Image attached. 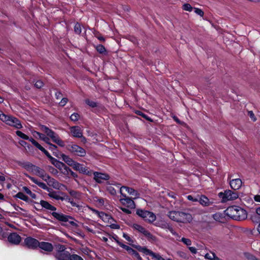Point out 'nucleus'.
I'll use <instances>...</instances> for the list:
<instances>
[{
	"label": "nucleus",
	"mask_w": 260,
	"mask_h": 260,
	"mask_svg": "<svg viewBox=\"0 0 260 260\" xmlns=\"http://www.w3.org/2000/svg\"><path fill=\"white\" fill-rule=\"evenodd\" d=\"M194 12L200 16H203L204 13V12L199 8H194Z\"/></svg>",
	"instance_id": "4d7b16f0"
},
{
	"label": "nucleus",
	"mask_w": 260,
	"mask_h": 260,
	"mask_svg": "<svg viewBox=\"0 0 260 260\" xmlns=\"http://www.w3.org/2000/svg\"><path fill=\"white\" fill-rule=\"evenodd\" d=\"M41 129L52 139L53 142L56 143V142L60 139V138L57 134L46 126L41 125Z\"/></svg>",
	"instance_id": "9d476101"
},
{
	"label": "nucleus",
	"mask_w": 260,
	"mask_h": 260,
	"mask_svg": "<svg viewBox=\"0 0 260 260\" xmlns=\"http://www.w3.org/2000/svg\"><path fill=\"white\" fill-rule=\"evenodd\" d=\"M242 182L239 178L233 179L230 181V184L231 187L234 190H238L242 186Z\"/></svg>",
	"instance_id": "412c9836"
},
{
	"label": "nucleus",
	"mask_w": 260,
	"mask_h": 260,
	"mask_svg": "<svg viewBox=\"0 0 260 260\" xmlns=\"http://www.w3.org/2000/svg\"><path fill=\"white\" fill-rule=\"evenodd\" d=\"M133 228L134 229L139 231V232L141 233L142 234H143L146 230L142 226H141L138 224H134Z\"/></svg>",
	"instance_id": "58836bf2"
},
{
	"label": "nucleus",
	"mask_w": 260,
	"mask_h": 260,
	"mask_svg": "<svg viewBox=\"0 0 260 260\" xmlns=\"http://www.w3.org/2000/svg\"><path fill=\"white\" fill-rule=\"evenodd\" d=\"M219 196L222 198V201L224 202L228 201L234 200L239 197L237 192L231 190H226L223 193L220 192Z\"/></svg>",
	"instance_id": "1a4fd4ad"
},
{
	"label": "nucleus",
	"mask_w": 260,
	"mask_h": 260,
	"mask_svg": "<svg viewBox=\"0 0 260 260\" xmlns=\"http://www.w3.org/2000/svg\"><path fill=\"white\" fill-rule=\"evenodd\" d=\"M123 198L120 199V202L124 206L130 209L135 208V204L134 201L130 198L127 197L126 194L122 193Z\"/></svg>",
	"instance_id": "4468645a"
},
{
	"label": "nucleus",
	"mask_w": 260,
	"mask_h": 260,
	"mask_svg": "<svg viewBox=\"0 0 260 260\" xmlns=\"http://www.w3.org/2000/svg\"><path fill=\"white\" fill-rule=\"evenodd\" d=\"M64 169L67 171V173L73 177L75 178L78 177V175L76 173L72 171L70 168L64 166Z\"/></svg>",
	"instance_id": "a19ab883"
},
{
	"label": "nucleus",
	"mask_w": 260,
	"mask_h": 260,
	"mask_svg": "<svg viewBox=\"0 0 260 260\" xmlns=\"http://www.w3.org/2000/svg\"><path fill=\"white\" fill-rule=\"evenodd\" d=\"M181 241L187 246H189L191 244V241L189 239L182 238Z\"/></svg>",
	"instance_id": "8fccbe9b"
},
{
	"label": "nucleus",
	"mask_w": 260,
	"mask_h": 260,
	"mask_svg": "<svg viewBox=\"0 0 260 260\" xmlns=\"http://www.w3.org/2000/svg\"><path fill=\"white\" fill-rule=\"evenodd\" d=\"M74 31L76 34L80 35L82 31V27L80 23H76L74 26Z\"/></svg>",
	"instance_id": "e433bc0d"
},
{
	"label": "nucleus",
	"mask_w": 260,
	"mask_h": 260,
	"mask_svg": "<svg viewBox=\"0 0 260 260\" xmlns=\"http://www.w3.org/2000/svg\"><path fill=\"white\" fill-rule=\"evenodd\" d=\"M16 134L18 136L22 138L24 140H28L29 139V140L32 143V138H30L29 139V137L27 135H26L25 134H24L21 131H17Z\"/></svg>",
	"instance_id": "473e14b6"
},
{
	"label": "nucleus",
	"mask_w": 260,
	"mask_h": 260,
	"mask_svg": "<svg viewBox=\"0 0 260 260\" xmlns=\"http://www.w3.org/2000/svg\"><path fill=\"white\" fill-rule=\"evenodd\" d=\"M123 189H125L126 191H127L130 195H132L135 196V198H137L139 196V194L138 193L137 191L135 190L134 189L128 187L127 186H123L121 187L120 189V192L121 194L123 193Z\"/></svg>",
	"instance_id": "5701e85b"
},
{
	"label": "nucleus",
	"mask_w": 260,
	"mask_h": 260,
	"mask_svg": "<svg viewBox=\"0 0 260 260\" xmlns=\"http://www.w3.org/2000/svg\"><path fill=\"white\" fill-rule=\"evenodd\" d=\"M34 174L38 176L41 178L43 180L47 178L48 176L45 171V170L42 168H40L37 166L34 165Z\"/></svg>",
	"instance_id": "6ab92c4d"
},
{
	"label": "nucleus",
	"mask_w": 260,
	"mask_h": 260,
	"mask_svg": "<svg viewBox=\"0 0 260 260\" xmlns=\"http://www.w3.org/2000/svg\"><path fill=\"white\" fill-rule=\"evenodd\" d=\"M124 249H125L129 254L137 258L138 260H143L139 253L128 246H127Z\"/></svg>",
	"instance_id": "393cba45"
},
{
	"label": "nucleus",
	"mask_w": 260,
	"mask_h": 260,
	"mask_svg": "<svg viewBox=\"0 0 260 260\" xmlns=\"http://www.w3.org/2000/svg\"><path fill=\"white\" fill-rule=\"evenodd\" d=\"M60 155L62 159L69 166L73 167L75 163L76 162L75 161H74L72 158H71L68 155H67L63 153L60 154Z\"/></svg>",
	"instance_id": "b1692460"
},
{
	"label": "nucleus",
	"mask_w": 260,
	"mask_h": 260,
	"mask_svg": "<svg viewBox=\"0 0 260 260\" xmlns=\"http://www.w3.org/2000/svg\"><path fill=\"white\" fill-rule=\"evenodd\" d=\"M213 218L216 221L223 222V221H220V220L223 218V215L221 213L218 212L214 214L213 215Z\"/></svg>",
	"instance_id": "4c0bfd02"
},
{
	"label": "nucleus",
	"mask_w": 260,
	"mask_h": 260,
	"mask_svg": "<svg viewBox=\"0 0 260 260\" xmlns=\"http://www.w3.org/2000/svg\"><path fill=\"white\" fill-rule=\"evenodd\" d=\"M34 146H36L37 148H38L40 150H41L42 152H43L46 156H50V153L43 147L38 142L34 140Z\"/></svg>",
	"instance_id": "bb28decb"
},
{
	"label": "nucleus",
	"mask_w": 260,
	"mask_h": 260,
	"mask_svg": "<svg viewBox=\"0 0 260 260\" xmlns=\"http://www.w3.org/2000/svg\"><path fill=\"white\" fill-rule=\"evenodd\" d=\"M70 260H84L82 257L76 254L71 255Z\"/></svg>",
	"instance_id": "de8ad7c7"
},
{
	"label": "nucleus",
	"mask_w": 260,
	"mask_h": 260,
	"mask_svg": "<svg viewBox=\"0 0 260 260\" xmlns=\"http://www.w3.org/2000/svg\"><path fill=\"white\" fill-rule=\"evenodd\" d=\"M79 117L80 115L78 113H74L71 115L70 119L73 121H77L78 120Z\"/></svg>",
	"instance_id": "a18cd8bd"
},
{
	"label": "nucleus",
	"mask_w": 260,
	"mask_h": 260,
	"mask_svg": "<svg viewBox=\"0 0 260 260\" xmlns=\"http://www.w3.org/2000/svg\"><path fill=\"white\" fill-rule=\"evenodd\" d=\"M192 9L191 6L189 4H185L183 5V9L185 11L191 12Z\"/></svg>",
	"instance_id": "09e8293b"
},
{
	"label": "nucleus",
	"mask_w": 260,
	"mask_h": 260,
	"mask_svg": "<svg viewBox=\"0 0 260 260\" xmlns=\"http://www.w3.org/2000/svg\"><path fill=\"white\" fill-rule=\"evenodd\" d=\"M41 206L45 209L48 212H49L54 218L59 221L67 222L68 221L70 224L75 227H77V223L75 222L76 220L70 215H68L62 213L61 212H56V208L54 206L51 205L49 202L41 200L40 201Z\"/></svg>",
	"instance_id": "f257e3e1"
},
{
	"label": "nucleus",
	"mask_w": 260,
	"mask_h": 260,
	"mask_svg": "<svg viewBox=\"0 0 260 260\" xmlns=\"http://www.w3.org/2000/svg\"><path fill=\"white\" fill-rule=\"evenodd\" d=\"M113 238L114 239V240L116 241V242L117 243V244L120 246L121 247L123 248V249H125L127 245L123 244L121 242H120L118 240V238L117 236H115L113 237Z\"/></svg>",
	"instance_id": "49530a36"
},
{
	"label": "nucleus",
	"mask_w": 260,
	"mask_h": 260,
	"mask_svg": "<svg viewBox=\"0 0 260 260\" xmlns=\"http://www.w3.org/2000/svg\"><path fill=\"white\" fill-rule=\"evenodd\" d=\"M177 254L181 257L182 258H187V254L185 252H183V251H178L177 252Z\"/></svg>",
	"instance_id": "bf43d9fd"
},
{
	"label": "nucleus",
	"mask_w": 260,
	"mask_h": 260,
	"mask_svg": "<svg viewBox=\"0 0 260 260\" xmlns=\"http://www.w3.org/2000/svg\"><path fill=\"white\" fill-rule=\"evenodd\" d=\"M107 190L109 191L110 193H111L112 195H115L116 193V190L112 186L108 187Z\"/></svg>",
	"instance_id": "864d4df0"
},
{
	"label": "nucleus",
	"mask_w": 260,
	"mask_h": 260,
	"mask_svg": "<svg viewBox=\"0 0 260 260\" xmlns=\"http://www.w3.org/2000/svg\"><path fill=\"white\" fill-rule=\"evenodd\" d=\"M73 168L76 171H78L80 173L86 174L88 175H91V172L89 171L86 167H84V166L82 164L78 163L76 161Z\"/></svg>",
	"instance_id": "f3484780"
},
{
	"label": "nucleus",
	"mask_w": 260,
	"mask_h": 260,
	"mask_svg": "<svg viewBox=\"0 0 260 260\" xmlns=\"http://www.w3.org/2000/svg\"><path fill=\"white\" fill-rule=\"evenodd\" d=\"M15 197L23 201H27L28 200V197L21 192L17 193Z\"/></svg>",
	"instance_id": "79ce46f5"
},
{
	"label": "nucleus",
	"mask_w": 260,
	"mask_h": 260,
	"mask_svg": "<svg viewBox=\"0 0 260 260\" xmlns=\"http://www.w3.org/2000/svg\"><path fill=\"white\" fill-rule=\"evenodd\" d=\"M66 149L71 153L80 157L85 156L86 153L83 148L73 143L68 144Z\"/></svg>",
	"instance_id": "39448f33"
},
{
	"label": "nucleus",
	"mask_w": 260,
	"mask_h": 260,
	"mask_svg": "<svg viewBox=\"0 0 260 260\" xmlns=\"http://www.w3.org/2000/svg\"><path fill=\"white\" fill-rule=\"evenodd\" d=\"M20 165L27 171H32V165L30 162L23 161L20 162Z\"/></svg>",
	"instance_id": "c756f323"
},
{
	"label": "nucleus",
	"mask_w": 260,
	"mask_h": 260,
	"mask_svg": "<svg viewBox=\"0 0 260 260\" xmlns=\"http://www.w3.org/2000/svg\"><path fill=\"white\" fill-rule=\"evenodd\" d=\"M224 212L227 216L236 220H243L247 217L246 211L239 206H230Z\"/></svg>",
	"instance_id": "f03ea898"
},
{
	"label": "nucleus",
	"mask_w": 260,
	"mask_h": 260,
	"mask_svg": "<svg viewBox=\"0 0 260 260\" xmlns=\"http://www.w3.org/2000/svg\"><path fill=\"white\" fill-rule=\"evenodd\" d=\"M70 194L76 199L80 200L81 198V193L74 190H70L69 191Z\"/></svg>",
	"instance_id": "7c9ffc66"
},
{
	"label": "nucleus",
	"mask_w": 260,
	"mask_h": 260,
	"mask_svg": "<svg viewBox=\"0 0 260 260\" xmlns=\"http://www.w3.org/2000/svg\"><path fill=\"white\" fill-rule=\"evenodd\" d=\"M71 205L73 206V207H76L78 208L79 210H80L82 209V206L80 205L79 204H78V203L75 202L74 201H73V199H71V200L70 201V202H69Z\"/></svg>",
	"instance_id": "603ef678"
},
{
	"label": "nucleus",
	"mask_w": 260,
	"mask_h": 260,
	"mask_svg": "<svg viewBox=\"0 0 260 260\" xmlns=\"http://www.w3.org/2000/svg\"><path fill=\"white\" fill-rule=\"evenodd\" d=\"M0 119L6 124L14 126L17 128L19 129L22 127L20 121L15 117L1 113Z\"/></svg>",
	"instance_id": "20e7f679"
},
{
	"label": "nucleus",
	"mask_w": 260,
	"mask_h": 260,
	"mask_svg": "<svg viewBox=\"0 0 260 260\" xmlns=\"http://www.w3.org/2000/svg\"><path fill=\"white\" fill-rule=\"evenodd\" d=\"M93 174L94 176V180L98 183H103L104 181L108 180L110 179L109 175L106 173L94 172Z\"/></svg>",
	"instance_id": "ddd939ff"
},
{
	"label": "nucleus",
	"mask_w": 260,
	"mask_h": 260,
	"mask_svg": "<svg viewBox=\"0 0 260 260\" xmlns=\"http://www.w3.org/2000/svg\"><path fill=\"white\" fill-rule=\"evenodd\" d=\"M132 246L137 249L139 251L141 252L146 255H149L152 256L153 258H154L155 260H165L163 257H162L159 254H156L153 252L151 250L147 249L146 247H142L140 245H136L132 244Z\"/></svg>",
	"instance_id": "6e6552de"
},
{
	"label": "nucleus",
	"mask_w": 260,
	"mask_h": 260,
	"mask_svg": "<svg viewBox=\"0 0 260 260\" xmlns=\"http://www.w3.org/2000/svg\"><path fill=\"white\" fill-rule=\"evenodd\" d=\"M244 255L246 258L248 260H260V259L257 258L254 255L248 252L245 253Z\"/></svg>",
	"instance_id": "37998d69"
},
{
	"label": "nucleus",
	"mask_w": 260,
	"mask_h": 260,
	"mask_svg": "<svg viewBox=\"0 0 260 260\" xmlns=\"http://www.w3.org/2000/svg\"><path fill=\"white\" fill-rule=\"evenodd\" d=\"M19 143L20 145L24 147L25 149H26V147H27L28 149L29 148L28 145L27 144V143L24 140H20L19 141Z\"/></svg>",
	"instance_id": "e2e57ef3"
},
{
	"label": "nucleus",
	"mask_w": 260,
	"mask_h": 260,
	"mask_svg": "<svg viewBox=\"0 0 260 260\" xmlns=\"http://www.w3.org/2000/svg\"><path fill=\"white\" fill-rule=\"evenodd\" d=\"M205 257L206 259L210 260H218V257H217L215 254L213 252L210 253H206L205 255Z\"/></svg>",
	"instance_id": "72a5a7b5"
},
{
	"label": "nucleus",
	"mask_w": 260,
	"mask_h": 260,
	"mask_svg": "<svg viewBox=\"0 0 260 260\" xmlns=\"http://www.w3.org/2000/svg\"><path fill=\"white\" fill-rule=\"evenodd\" d=\"M186 198L188 200L192 201V202H198V196L197 197L194 198L191 195H188L186 196Z\"/></svg>",
	"instance_id": "5fc2aeb1"
},
{
	"label": "nucleus",
	"mask_w": 260,
	"mask_h": 260,
	"mask_svg": "<svg viewBox=\"0 0 260 260\" xmlns=\"http://www.w3.org/2000/svg\"><path fill=\"white\" fill-rule=\"evenodd\" d=\"M85 102L87 105H88L89 106H90L92 108H95L98 106L97 103H96L94 101H91L89 99L86 100Z\"/></svg>",
	"instance_id": "c03bdc74"
},
{
	"label": "nucleus",
	"mask_w": 260,
	"mask_h": 260,
	"mask_svg": "<svg viewBox=\"0 0 260 260\" xmlns=\"http://www.w3.org/2000/svg\"><path fill=\"white\" fill-rule=\"evenodd\" d=\"M135 113L137 114L138 115H140L145 118V119L149 121H152V119L146 114L143 113L142 112L139 110H137L135 112Z\"/></svg>",
	"instance_id": "c9c22d12"
},
{
	"label": "nucleus",
	"mask_w": 260,
	"mask_h": 260,
	"mask_svg": "<svg viewBox=\"0 0 260 260\" xmlns=\"http://www.w3.org/2000/svg\"><path fill=\"white\" fill-rule=\"evenodd\" d=\"M51 198L58 201H66L68 203H69L71 200V198H70L65 192L60 191H55L53 194H52Z\"/></svg>",
	"instance_id": "f8f14e48"
},
{
	"label": "nucleus",
	"mask_w": 260,
	"mask_h": 260,
	"mask_svg": "<svg viewBox=\"0 0 260 260\" xmlns=\"http://www.w3.org/2000/svg\"><path fill=\"white\" fill-rule=\"evenodd\" d=\"M34 183L37 184L41 188L47 190L48 192V196L50 198H52V194H53L55 190H54L52 188L48 187L45 183L39 181L37 179L35 178H34Z\"/></svg>",
	"instance_id": "dca6fc26"
},
{
	"label": "nucleus",
	"mask_w": 260,
	"mask_h": 260,
	"mask_svg": "<svg viewBox=\"0 0 260 260\" xmlns=\"http://www.w3.org/2000/svg\"><path fill=\"white\" fill-rule=\"evenodd\" d=\"M248 115L250 117L251 120H252V121H255L256 120V118H255L254 114L252 111H248Z\"/></svg>",
	"instance_id": "13d9d810"
},
{
	"label": "nucleus",
	"mask_w": 260,
	"mask_h": 260,
	"mask_svg": "<svg viewBox=\"0 0 260 260\" xmlns=\"http://www.w3.org/2000/svg\"><path fill=\"white\" fill-rule=\"evenodd\" d=\"M51 161V162L55 166H57L59 164H61L62 166H65L64 164L60 162L56 158L53 157L50 154V156H47Z\"/></svg>",
	"instance_id": "f704fd0d"
},
{
	"label": "nucleus",
	"mask_w": 260,
	"mask_h": 260,
	"mask_svg": "<svg viewBox=\"0 0 260 260\" xmlns=\"http://www.w3.org/2000/svg\"><path fill=\"white\" fill-rule=\"evenodd\" d=\"M48 144L49 145L48 149L52 152L53 154L56 157H59V155L60 154L57 149V147L50 143H48Z\"/></svg>",
	"instance_id": "a878e982"
},
{
	"label": "nucleus",
	"mask_w": 260,
	"mask_h": 260,
	"mask_svg": "<svg viewBox=\"0 0 260 260\" xmlns=\"http://www.w3.org/2000/svg\"><path fill=\"white\" fill-rule=\"evenodd\" d=\"M120 209L124 213L127 214H131L132 212L131 211L128 209H127V208H124V207H121L120 208Z\"/></svg>",
	"instance_id": "774afa93"
},
{
	"label": "nucleus",
	"mask_w": 260,
	"mask_h": 260,
	"mask_svg": "<svg viewBox=\"0 0 260 260\" xmlns=\"http://www.w3.org/2000/svg\"><path fill=\"white\" fill-rule=\"evenodd\" d=\"M123 237L129 242H133V241L132 239V238L127 234L125 233H123Z\"/></svg>",
	"instance_id": "052dcab7"
},
{
	"label": "nucleus",
	"mask_w": 260,
	"mask_h": 260,
	"mask_svg": "<svg viewBox=\"0 0 260 260\" xmlns=\"http://www.w3.org/2000/svg\"><path fill=\"white\" fill-rule=\"evenodd\" d=\"M136 214L149 223H152L156 220V215L153 212L147 210L137 209Z\"/></svg>",
	"instance_id": "423d86ee"
},
{
	"label": "nucleus",
	"mask_w": 260,
	"mask_h": 260,
	"mask_svg": "<svg viewBox=\"0 0 260 260\" xmlns=\"http://www.w3.org/2000/svg\"><path fill=\"white\" fill-rule=\"evenodd\" d=\"M144 236H145L146 238L150 241H154L156 240V237L153 235L150 232L148 231L145 230V232L143 234Z\"/></svg>",
	"instance_id": "cd10ccee"
},
{
	"label": "nucleus",
	"mask_w": 260,
	"mask_h": 260,
	"mask_svg": "<svg viewBox=\"0 0 260 260\" xmlns=\"http://www.w3.org/2000/svg\"><path fill=\"white\" fill-rule=\"evenodd\" d=\"M24 246L29 249L32 248V238L27 237L24 241Z\"/></svg>",
	"instance_id": "c85d7f7f"
},
{
	"label": "nucleus",
	"mask_w": 260,
	"mask_h": 260,
	"mask_svg": "<svg viewBox=\"0 0 260 260\" xmlns=\"http://www.w3.org/2000/svg\"><path fill=\"white\" fill-rule=\"evenodd\" d=\"M68 102V99L67 98H63L61 99V101L59 102V105L63 107Z\"/></svg>",
	"instance_id": "6e6d98bb"
},
{
	"label": "nucleus",
	"mask_w": 260,
	"mask_h": 260,
	"mask_svg": "<svg viewBox=\"0 0 260 260\" xmlns=\"http://www.w3.org/2000/svg\"><path fill=\"white\" fill-rule=\"evenodd\" d=\"M33 245L34 249L36 248V251H39V250L37 248L38 247L42 250H43L46 252H50L53 250V246L52 244L49 242H39L38 240L34 238L33 241Z\"/></svg>",
	"instance_id": "0eeeda50"
},
{
	"label": "nucleus",
	"mask_w": 260,
	"mask_h": 260,
	"mask_svg": "<svg viewBox=\"0 0 260 260\" xmlns=\"http://www.w3.org/2000/svg\"><path fill=\"white\" fill-rule=\"evenodd\" d=\"M96 51L100 54H106L107 51L105 47L101 44L96 45Z\"/></svg>",
	"instance_id": "2f4dec72"
},
{
	"label": "nucleus",
	"mask_w": 260,
	"mask_h": 260,
	"mask_svg": "<svg viewBox=\"0 0 260 260\" xmlns=\"http://www.w3.org/2000/svg\"><path fill=\"white\" fill-rule=\"evenodd\" d=\"M168 215L171 220L177 222L190 223L192 220L191 214L188 212L171 211Z\"/></svg>",
	"instance_id": "7ed1b4c3"
},
{
	"label": "nucleus",
	"mask_w": 260,
	"mask_h": 260,
	"mask_svg": "<svg viewBox=\"0 0 260 260\" xmlns=\"http://www.w3.org/2000/svg\"><path fill=\"white\" fill-rule=\"evenodd\" d=\"M49 170H50V172L52 174H53V175H57V174H58V170H57L56 169H55V168H53V167H51V168L49 169Z\"/></svg>",
	"instance_id": "69168bd1"
},
{
	"label": "nucleus",
	"mask_w": 260,
	"mask_h": 260,
	"mask_svg": "<svg viewBox=\"0 0 260 260\" xmlns=\"http://www.w3.org/2000/svg\"><path fill=\"white\" fill-rule=\"evenodd\" d=\"M8 240L10 243L13 244L18 245L20 243L21 238L18 234L15 233H12L8 237Z\"/></svg>",
	"instance_id": "a211bd4d"
},
{
	"label": "nucleus",
	"mask_w": 260,
	"mask_h": 260,
	"mask_svg": "<svg viewBox=\"0 0 260 260\" xmlns=\"http://www.w3.org/2000/svg\"><path fill=\"white\" fill-rule=\"evenodd\" d=\"M93 211L97 214H98V215L101 217V218H103L104 217V216H107V214H105L104 212H99L98 211V210H93Z\"/></svg>",
	"instance_id": "680f3d73"
},
{
	"label": "nucleus",
	"mask_w": 260,
	"mask_h": 260,
	"mask_svg": "<svg viewBox=\"0 0 260 260\" xmlns=\"http://www.w3.org/2000/svg\"><path fill=\"white\" fill-rule=\"evenodd\" d=\"M70 132L74 137L83 138L85 141L86 139L83 137V133L81 128L78 126H73L70 127Z\"/></svg>",
	"instance_id": "2eb2a0df"
},
{
	"label": "nucleus",
	"mask_w": 260,
	"mask_h": 260,
	"mask_svg": "<svg viewBox=\"0 0 260 260\" xmlns=\"http://www.w3.org/2000/svg\"><path fill=\"white\" fill-rule=\"evenodd\" d=\"M56 250L55 253H61L66 250V247L63 245L58 244L56 245Z\"/></svg>",
	"instance_id": "ea45409f"
},
{
	"label": "nucleus",
	"mask_w": 260,
	"mask_h": 260,
	"mask_svg": "<svg viewBox=\"0 0 260 260\" xmlns=\"http://www.w3.org/2000/svg\"><path fill=\"white\" fill-rule=\"evenodd\" d=\"M6 180V176L5 174L0 171V182H4Z\"/></svg>",
	"instance_id": "0e129e2a"
},
{
	"label": "nucleus",
	"mask_w": 260,
	"mask_h": 260,
	"mask_svg": "<svg viewBox=\"0 0 260 260\" xmlns=\"http://www.w3.org/2000/svg\"><path fill=\"white\" fill-rule=\"evenodd\" d=\"M71 253L68 251H64L61 253H55L54 255L57 260H70Z\"/></svg>",
	"instance_id": "aec40b11"
},
{
	"label": "nucleus",
	"mask_w": 260,
	"mask_h": 260,
	"mask_svg": "<svg viewBox=\"0 0 260 260\" xmlns=\"http://www.w3.org/2000/svg\"><path fill=\"white\" fill-rule=\"evenodd\" d=\"M56 144H57V145H58L60 147H64L65 146V144H64V142L62 140H61L60 139H59L56 143Z\"/></svg>",
	"instance_id": "338daca9"
},
{
	"label": "nucleus",
	"mask_w": 260,
	"mask_h": 260,
	"mask_svg": "<svg viewBox=\"0 0 260 260\" xmlns=\"http://www.w3.org/2000/svg\"><path fill=\"white\" fill-rule=\"evenodd\" d=\"M198 202L204 207L209 206L212 204V202H210L209 199L205 195H198Z\"/></svg>",
	"instance_id": "4be33fe9"
},
{
	"label": "nucleus",
	"mask_w": 260,
	"mask_h": 260,
	"mask_svg": "<svg viewBox=\"0 0 260 260\" xmlns=\"http://www.w3.org/2000/svg\"><path fill=\"white\" fill-rule=\"evenodd\" d=\"M45 181L47 183V184L53 187L55 189L59 190L62 188V187H65V185L63 184L59 183L56 179L51 178L48 175L46 179H45Z\"/></svg>",
	"instance_id": "9b49d317"
},
{
	"label": "nucleus",
	"mask_w": 260,
	"mask_h": 260,
	"mask_svg": "<svg viewBox=\"0 0 260 260\" xmlns=\"http://www.w3.org/2000/svg\"><path fill=\"white\" fill-rule=\"evenodd\" d=\"M34 86L36 88L40 89L44 86V83L42 80H39L36 81V82L34 84Z\"/></svg>",
	"instance_id": "3c124183"
}]
</instances>
